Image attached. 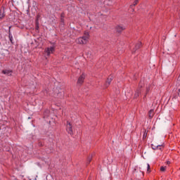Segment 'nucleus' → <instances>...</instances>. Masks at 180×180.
Instances as JSON below:
<instances>
[{
  "label": "nucleus",
  "mask_w": 180,
  "mask_h": 180,
  "mask_svg": "<svg viewBox=\"0 0 180 180\" xmlns=\"http://www.w3.org/2000/svg\"><path fill=\"white\" fill-rule=\"evenodd\" d=\"M66 131L68 133V134H70V136L74 135V131L72 130V124L70 122H67L66 124Z\"/></svg>",
  "instance_id": "1"
},
{
  "label": "nucleus",
  "mask_w": 180,
  "mask_h": 180,
  "mask_svg": "<svg viewBox=\"0 0 180 180\" xmlns=\"http://www.w3.org/2000/svg\"><path fill=\"white\" fill-rule=\"evenodd\" d=\"M124 30H126V27L123 25H118L115 27V32L119 34H122Z\"/></svg>",
  "instance_id": "2"
},
{
  "label": "nucleus",
  "mask_w": 180,
  "mask_h": 180,
  "mask_svg": "<svg viewBox=\"0 0 180 180\" xmlns=\"http://www.w3.org/2000/svg\"><path fill=\"white\" fill-rule=\"evenodd\" d=\"M45 53H47V56H50L51 54H53V53H54V51H56V47L54 46H51L50 48H46L44 50Z\"/></svg>",
  "instance_id": "3"
},
{
  "label": "nucleus",
  "mask_w": 180,
  "mask_h": 180,
  "mask_svg": "<svg viewBox=\"0 0 180 180\" xmlns=\"http://www.w3.org/2000/svg\"><path fill=\"white\" fill-rule=\"evenodd\" d=\"M84 81H85V74L83 73L77 79V85H82L84 84Z\"/></svg>",
  "instance_id": "4"
},
{
  "label": "nucleus",
  "mask_w": 180,
  "mask_h": 180,
  "mask_svg": "<svg viewBox=\"0 0 180 180\" xmlns=\"http://www.w3.org/2000/svg\"><path fill=\"white\" fill-rule=\"evenodd\" d=\"M83 39V41L86 43V44L88 43V40H89V32H84V35L82 37Z\"/></svg>",
  "instance_id": "5"
},
{
  "label": "nucleus",
  "mask_w": 180,
  "mask_h": 180,
  "mask_svg": "<svg viewBox=\"0 0 180 180\" xmlns=\"http://www.w3.org/2000/svg\"><path fill=\"white\" fill-rule=\"evenodd\" d=\"M112 81H113V76L110 75L108 77V78L107 79V81L105 82L106 88H108V86H109V85H110V82H112Z\"/></svg>",
  "instance_id": "6"
},
{
  "label": "nucleus",
  "mask_w": 180,
  "mask_h": 180,
  "mask_svg": "<svg viewBox=\"0 0 180 180\" xmlns=\"http://www.w3.org/2000/svg\"><path fill=\"white\" fill-rule=\"evenodd\" d=\"M12 70H2V74H4L6 75H8V77L12 76Z\"/></svg>",
  "instance_id": "7"
},
{
  "label": "nucleus",
  "mask_w": 180,
  "mask_h": 180,
  "mask_svg": "<svg viewBox=\"0 0 180 180\" xmlns=\"http://www.w3.org/2000/svg\"><path fill=\"white\" fill-rule=\"evenodd\" d=\"M76 43L77 44H86L84 41L83 40V39L82 37H79L76 39Z\"/></svg>",
  "instance_id": "8"
},
{
  "label": "nucleus",
  "mask_w": 180,
  "mask_h": 180,
  "mask_svg": "<svg viewBox=\"0 0 180 180\" xmlns=\"http://www.w3.org/2000/svg\"><path fill=\"white\" fill-rule=\"evenodd\" d=\"M141 94V90L140 89H136L135 94L134 96V99H137L140 94Z\"/></svg>",
  "instance_id": "9"
},
{
  "label": "nucleus",
  "mask_w": 180,
  "mask_h": 180,
  "mask_svg": "<svg viewBox=\"0 0 180 180\" xmlns=\"http://www.w3.org/2000/svg\"><path fill=\"white\" fill-rule=\"evenodd\" d=\"M5 18V8L0 9V19Z\"/></svg>",
  "instance_id": "10"
},
{
  "label": "nucleus",
  "mask_w": 180,
  "mask_h": 180,
  "mask_svg": "<svg viewBox=\"0 0 180 180\" xmlns=\"http://www.w3.org/2000/svg\"><path fill=\"white\" fill-rule=\"evenodd\" d=\"M64 18H65V13L62 12L60 14V22L63 23V25H64V23H65Z\"/></svg>",
  "instance_id": "11"
},
{
  "label": "nucleus",
  "mask_w": 180,
  "mask_h": 180,
  "mask_svg": "<svg viewBox=\"0 0 180 180\" xmlns=\"http://www.w3.org/2000/svg\"><path fill=\"white\" fill-rule=\"evenodd\" d=\"M154 110H150V111L148 112V117H150V119H153V117H154Z\"/></svg>",
  "instance_id": "12"
},
{
  "label": "nucleus",
  "mask_w": 180,
  "mask_h": 180,
  "mask_svg": "<svg viewBox=\"0 0 180 180\" xmlns=\"http://www.w3.org/2000/svg\"><path fill=\"white\" fill-rule=\"evenodd\" d=\"M8 38L12 44H13V37L12 36V34L11 33V30L8 32Z\"/></svg>",
  "instance_id": "13"
},
{
  "label": "nucleus",
  "mask_w": 180,
  "mask_h": 180,
  "mask_svg": "<svg viewBox=\"0 0 180 180\" xmlns=\"http://www.w3.org/2000/svg\"><path fill=\"white\" fill-rule=\"evenodd\" d=\"M91 161H92V155H90L87 158V162H86L87 165H89V164H91Z\"/></svg>",
  "instance_id": "14"
},
{
  "label": "nucleus",
  "mask_w": 180,
  "mask_h": 180,
  "mask_svg": "<svg viewBox=\"0 0 180 180\" xmlns=\"http://www.w3.org/2000/svg\"><path fill=\"white\" fill-rule=\"evenodd\" d=\"M144 86V82L141 81L139 84L138 89H140L141 91V88H143Z\"/></svg>",
  "instance_id": "15"
},
{
  "label": "nucleus",
  "mask_w": 180,
  "mask_h": 180,
  "mask_svg": "<svg viewBox=\"0 0 180 180\" xmlns=\"http://www.w3.org/2000/svg\"><path fill=\"white\" fill-rule=\"evenodd\" d=\"M164 144H162V145H158V148H157V150H160V151H162V150H164Z\"/></svg>",
  "instance_id": "16"
},
{
  "label": "nucleus",
  "mask_w": 180,
  "mask_h": 180,
  "mask_svg": "<svg viewBox=\"0 0 180 180\" xmlns=\"http://www.w3.org/2000/svg\"><path fill=\"white\" fill-rule=\"evenodd\" d=\"M148 92H150V86H146V94L143 98H146L147 95L148 94Z\"/></svg>",
  "instance_id": "17"
},
{
  "label": "nucleus",
  "mask_w": 180,
  "mask_h": 180,
  "mask_svg": "<svg viewBox=\"0 0 180 180\" xmlns=\"http://www.w3.org/2000/svg\"><path fill=\"white\" fill-rule=\"evenodd\" d=\"M140 47H141V42H138L135 46V49H136V50H139V49H140Z\"/></svg>",
  "instance_id": "18"
},
{
  "label": "nucleus",
  "mask_w": 180,
  "mask_h": 180,
  "mask_svg": "<svg viewBox=\"0 0 180 180\" xmlns=\"http://www.w3.org/2000/svg\"><path fill=\"white\" fill-rule=\"evenodd\" d=\"M139 1L140 0H134L133 5L130 6V8H132L133 6H136L139 4Z\"/></svg>",
  "instance_id": "19"
},
{
  "label": "nucleus",
  "mask_w": 180,
  "mask_h": 180,
  "mask_svg": "<svg viewBox=\"0 0 180 180\" xmlns=\"http://www.w3.org/2000/svg\"><path fill=\"white\" fill-rule=\"evenodd\" d=\"M167 169V167L162 166L160 167L161 172H165V170Z\"/></svg>",
  "instance_id": "20"
},
{
  "label": "nucleus",
  "mask_w": 180,
  "mask_h": 180,
  "mask_svg": "<svg viewBox=\"0 0 180 180\" xmlns=\"http://www.w3.org/2000/svg\"><path fill=\"white\" fill-rule=\"evenodd\" d=\"M147 137V130L144 129L143 139H146Z\"/></svg>",
  "instance_id": "21"
},
{
  "label": "nucleus",
  "mask_w": 180,
  "mask_h": 180,
  "mask_svg": "<svg viewBox=\"0 0 180 180\" xmlns=\"http://www.w3.org/2000/svg\"><path fill=\"white\" fill-rule=\"evenodd\" d=\"M151 148H152L153 150H157L158 145L157 146H154V144H151Z\"/></svg>",
  "instance_id": "22"
},
{
  "label": "nucleus",
  "mask_w": 180,
  "mask_h": 180,
  "mask_svg": "<svg viewBox=\"0 0 180 180\" xmlns=\"http://www.w3.org/2000/svg\"><path fill=\"white\" fill-rule=\"evenodd\" d=\"M35 29L36 30H37V32H39V24H36Z\"/></svg>",
  "instance_id": "23"
},
{
  "label": "nucleus",
  "mask_w": 180,
  "mask_h": 180,
  "mask_svg": "<svg viewBox=\"0 0 180 180\" xmlns=\"http://www.w3.org/2000/svg\"><path fill=\"white\" fill-rule=\"evenodd\" d=\"M148 172H150V164H148Z\"/></svg>",
  "instance_id": "24"
},
{
  "label": "nucleus",
  "mask_w": 180,
  "mask_h": 180,
  "mask_svg": "<svg viewBox=\"0 0 180 180\" xmlns=\"http://www.w3.org/2000/svg\"><path fill=\"white\" fill-rule=\"evenodd\" d=\"M167 164L168 165H169V164H171V162L167 161Z\"/></svg>",
  "instance_id": "25"
},
{
  "label": "nucleus",
  "mask_w": 180,
  "mask_h": 180,
  "mask_svg": "<svg viewBox=\"0 0 180 180\" xmlns=\"http://www.w3.org/2000/svg\"><path fill=\"white\" fill-rule=\"evenodd\" d=\"M37 18H39V15H37Z\"/></svg>",
  "instance_id": "26"
},
{
  "label": "nucleus",
  "mask_w": 180,
  "mask_h": 180,
  "mask_svg": "<svg viewBox=\"0 0 180 180\" xmlns=\"http://www.w3.org/2000/svg\"><path fill=\"white\" fill-rule=\"evenodd\" d=\"M79 1H82V0H79Z\"/></svg>",
  "instance_id": "27"
}]
</instances>
